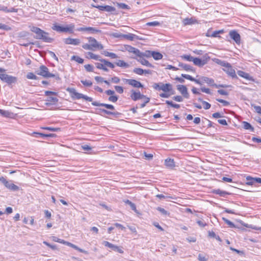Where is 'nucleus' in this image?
I'll return each mask as SVG.
<instances>
[{"mask_svg": "<svg viewBox=\"0 0 261 261\" xmlns=\"http://www.w3.org/2000/svg\"><path fill=\"white\" fill-rule=\"evenodd\" d=\"M152 87L156 90L163 91L164 92V93L160 94V96L162 98H168L171 95L174 94V91L173 90L172 86L169 83H154Z\"/></svg>", "mask_w": 261, "mask_h": 261, "instance_id": "1", "label": "nucleus"}, {"mask_svg": "<svg viewBox=\"0 0 261 261\" xmlns=\"http://www.w3.org/2000/svg\"><path fill=\"white\" fill-rule=\"evenodd\" d=\"M66 91L69 93L71 97L73 99H84L88 101H92V98L77 92L74 88H67Z\"/></svg>", "mask_w": 261, "mask_h": 261, "instance_id": "2", "label": "nucleus"}, {"mask_svg": "<svg viewBox=\"0 0 261 261\" xmlns=\"http://www.w3.org/2000/svg\"><path fill=\"white\" fill-rule=\"evenodd\" d=\"M51 29L59 33H73V30L74 29V25L72 23H71L69 25H67L65 27L60 26L57 23H55L51 27Z\"/></svg>", "mask_w": 261, "mask_h": 261, "instance_id": "3", "label": "nucleus"}, {"mask_svg": "<svg viewBox=\"0 0 261 261\" xmlns=\"http://www.w3.org/2000/svg\"><path fill=\"white\" fill-rule=\"evenodd\" d=\"M0 79L4 82L10 85L17 81V77L6 73V69L0 67Z\"/></svg>", "mask_w": 261, "mask_h": 261, "instance_id": "4", "label": "nucleus"}, {"mask_svg": "<svg viewBox=\"0 0 261 261\" xmlns=\"http://www.w3.org/2000/svg\"><path fill=\"white\" fill-rule=\"evenodd\" d=\"M100 63H96L95 64L96 68L101 69L106 72L109 71L108 68L113 69L115 65L111 62L107 61L106 59H100L99 60Z\"/></svg>", "mask_w": 261, "mask_h": 261, "instance_id": "5", "label": "nucleus"}, {"mask_svg": "<svg viewBox=\"0 0 261 261\" xmlns=\"http://www.w3.org/2000/svg\"><path fill=\"white\" fill-rule=\"evenodd\" d=\"M36 73L38 75L45 78L56 77L58 80L60 79L59 76L56 77L55 74L50 73L48 68L44 65L40 66L39 69L36 71Z\"/></svg>", "mask_w": 261, "mask_h": 261, "instance_id": "6", "label": "nucleus"}, {"mask_svg": "<svg viewBox=\"0 0 261 261\" xmlns=\"http://www.w3.org/2000/svg\"><path fill=\"white\" fill-rule=\"evenodd\" d=\"M209 60L210 57L207 54H205L203 56L202 60L198 58H194L193 62L194 65L199 67H202L206 64Z\"/></svg>", "mask_w": 261, "mask_h": 261, "instance_id": "7", "label": "nucleus"}, {"mask_svg": "<svg viewBox=\"0 0 261 261\" xmlns=\"http://www.w3.org/2000/svg\"><path fill=\"white\" fill-rule=\"evenodd\" d=\"M88 39L92 48H94V50L96 49H102L103 48V45L97 42L95 38L93 37H89L88 38Z\"/></svg>", "mask_w": 261, "mask_h": 261, "instance_id": "8", "label": "nucleus"}, {"mask_svg": "<svg viewBox=\"0 0 261 261\" xmlns=\"http://www.w3.org/2000/svg\"><path fill=\"white\" fill-rule=\"evenodd\" d=\"M223 70L232 77L236 78L237 77L234 69L229 63L226 64V65L224 67Z\"/></svg>", "mask_w": 261, "mask_h": 261, "instance_id": "9", "label": "nucleus"}, {"mask_svg": "<svg viewBox=\"0 0 261 261\" xmlns=\"http://www.w3.org/2000/svg\"><path fill=\"white\" fill-rule=\"evenodd\" d=\"M131 95L130 98L134 101H137L138 99H142L144 97H145V96L142 94L139 91H137L135 90H132L130 91Z\"/></svg>", "mask_w": 261, "mask_h": 261, "instance_id": "10", "label": "nucleus"}, {"mask_svg": "<svg viewBox=\"0 0 261 261\" xmlns=\"http://www.w3.org/2000/svg\"><path fill=\"white\" fill-rule=\"evenodd\" d=\"M102 244L106 246V247H108L111 249H112V250H114V251H116L120 253H123V250L120 248L119 247L116 246V245H115L108 241H103L102 242Z\"/></svg>", "mask_w": 261, "mask_h": 261, "instance_id": "11", "label": "nucleus"}, {"mask_svg": "<svg viewBox=\"0 0 261 261\" xmlns=\"http://www.w3.org/2000/svg\"><path fill=\"white\" fill-rule=\"evenodd\" d=\"M126 84L134 88H143V85L139 81L134 79H125Z\"/></svg>", "mask_w": 261, "mask_h": 261, "instance_id": "12", "label": "nucleus"}, {"mask_svg": "<svg viewBox=\"0 0 261 261\" xmlns=\"http://www.w3.org/2000/svg\"><path fill=\"white\" fill-rule=\"evenodd\" d=\"M230 38L233 39L235 42L240 44L241 42V37L240 34L236 31H231L229 33Z\"/></svg>", "mask_w": 261, "mask_h": 261, "instance_id": "13", "label": "nucleus"}, {"mask_svg": "<svg viewBox=\"0 0 261 261\" xmlns=\"http://www.w3.org/2000/svg\"><path fill=\"white\" fill-rule=\"evenodd\" d=\"M177 89L186 98H189V94L188 92V89L185 85H178L177 86Z\"/></svg>", "mask_w": 261, "mask_h": 261, "instance_id": "14", "label": "nucleus"}, {"mask_svg": "<svg viewBox=\"0 0 261 261\" xmlns=\"http://www.w3.org/2000/svg\"><path fill=\"white\" fill-rule=\"evenodd\" d=\"M30 30L36 34L35 38L36 39H39L42 33H44V31L40 28L35 26H30Z\"/></svg>", "mask_w": 261, "mask_h": 261, "instance_id": "15", "label": "nucleus"}, {"mask_svg": "<svg viewBox=\"0 0 261 261\" xmlns=\"http://www.w3.org/2000/svg\"><path fill=\"white\" fill-rule=\"evenodd\" d=\"M92 6L93 7H95V8L98 9L99 10L105 11L107 12H113L115 10V8L114 7H113L110 6H108V5H107V6H99V5L95 6V5H92Z\"/></svg>", "mask_w": 261, "mask_h": 261, "instance_id": "16", "label": "nucleus"}, {"mask_svg": "<svg viewBox=\"0 0 261 261\" xmlns=\"http://www.w3.org/2000/svg\"><path fill=\"white\" fill-rule=\"evenodd\" d=\"M64 43L66 44L77 45L81 43V41L77 38H67L64 39Z\"/></svg>", "mask_w": 261, "mask_h": 261, "instance_id": "17", "label": "nucleus"}, {"mask_svg": "<svg viewBox=\"0 0 261 261\" xmlns=\"http://www.w3.org/2000/svg\"><path fill=\"white\" fill-rule=\"evenodd\" d=\"M198 80H199L201 82V84H198L199 85H202L204 83H205L208 85L212 86L214 85V80L212 79H210L206 76H201Z\"/></svg>", "mask_w": 261, "mask_h": 261, "instance_id": "18", "label": "nucleus"}, {"mask_svg": "<svg viewBox=\"0 0 261 261\" xmlns=\"http://www.w3.org/2000/svg\"><path fill=\"white\" fill-rule=\"evenodd\" d=\"M38 40H42L45 42L51 43L53 41V38L49 36V34L47 32L44 31V33L42 34Z\"/></svg>", "mask_w": 261, "mask_h": 261, "instance_id": "19", "label": "nucleus"}, {"mask_svg": "<svg viewBox=\"0 0 261 261\" xmlns=\"http://www.w3.org/2000/svg\"><path fill=\"white\" fill-rule=\"evenodd\" d=\"M92 105L94 106H102L105 107L106 108L110 110H114V107L110 104H106L103 103H100L97 101H94L92 102Z\"/></svg>", "mask_w": 261, "mask_h": 261, "instance_id": "20", "label": "nucleus"}, {"mask_svg": "<svg viewBox=\"0 0 261 261\" xmlns=\"http://www.w3.org/2000/svg\"><path fill=\"white\" fill-rule=\"evenodd\" d=\"M126 50H127L128 52L133 53L134 55H136L138 57H139L140 51L137 49L136 48L130 45H127L125 47Z\"/></svg>", "mask_w": 261, "mask_h": 261, "instance_id": "21", "label": "nucleus"}, {"mask_svg": "<svg viewBox=\"0 0 261 261\" xmlns=\"http://www.w3.org/2000/svg\"><path fill=\"white\" fill-rule=\"evenodd\" d=\"M66 245L68 246H69L79 251H80V252H82V253H84L85 254H87L88 253L87 251L84 250V249H82L80 248H79V247H77V246H76L75 245L71 243H70L69 242H67V241H66V243H65V244Z\"/></svg>", "mask_w": 261, "mask_h": 261, "instance_id": "22", "label": "nucleus"}, {"mask_svg": "<svg viewBox=\"0 0 261 261\" xmlns=\"http://www.w3.org/2000/svg\"><path fill=\"white\" fill-rule=\"evenodd\" d=\"M5 186L9 190L13 191H17L19 189V187L17 186L14 185V184L8 180L7 184H6Z\"/></svg>", "mask_w": 261, "mask_h": 261, "instance_id": "23", "label": "nucleus"}, {"mask_svg": "<svg viewBox=\"0 0 261 261\" xmlns=\"http://www.w3.org/2000/svg\"><path fill=\"white\" fill-rule=\"evenodd\" d=\"M78 31H89L92 33L99 32V31L92 27H82L77 29Z\"/></svg>", "mask_w": 261, "mask_h": 261, "instance_id": "24", "label": "nucleus"}, {"mask_svg": "<svg viewBox=\"0 0 261 261\" xmlns=\"http://www.w3.org/2000/svg\"><path fill=\"white\" fill-rule=\"evenodd\" d=\"M124 38L127 39L129 40L133 41L135 39H141L139 37L135 34L128 33L127 34H124L122 36Z\"/></svg>", "mask_w": 261, "mask_h": 261, "instance_id": "25", "label": "nucleus"}, {"mask_svg": "<svg viewBox=\"0 0 261 261\" xmlns=\"http://www.w3.org/2000/svg\"><path fill=\"white\" fill-rule=\"evenodd\" d=\"M182 22L185 25H191L196 22V20L193 18H186L183 19Z\"/></svg>", "mask_w": 261, "mask_h": 261, "instance_id": "26", "label": "nucleus"}, {"mask_svg": "<svg viewBox=\"0 0 261 261\" xmlns=\"http://www.w3.org/2000/svg\"><path fill=\"white\" fill-rule=\"evenodd\" d=\"M237 73H238V74L239 76H241V77H243V78H244L245 79L249 80H253L252 77H251L250 76V75L248 73H246V72H244V71H241V70H239L237 72Z\"/></svg>", "mask_w": 261, "mask_h": 261, "instance_id": "27", "label": "nucleus"}, {"mask_svg": "<svg viewBox=\"0 0 261 261\" xmlns=\"http://www.w3.org/2000/svg\"><path fill=\"white\" fill-rule=\"evenodd\" d=\"M137 61L139 62L141 64L145 65L147 67H152L153 66L150 64L147 60L143 58L142 57L137 59Z\"/></svg>", "mask_w": 261, "mask_h": 261, "instance_id": "28", "label": "nucleus"}, {"mask_svg": "<svg viewBox=\"0 0 261 261\" xmlns=\"http://www.w3.org/2000/svg\"><path fill=\"white\" fill-rule=\"evenodd\" d=\"M181 76L187 80L195 82L196 84H201V82L199 80L194 79L189 74H182Z\"/></svg>", "mask_w": 261, "mask_h": 261, "instance_id": "29", "label": "nucleus"}, {"mask_svg": "<svg viewBox=\"0 0 261 261\" xmlns=\"http://www.w3.org/2000/svg\"><path fill=\"white\" fill-rule=\"evenodd\" d=\"M246 179L247 180H249V179H250L251 180H252V182H248L247 184H248V185H252L253 184H254L255 182L261 183V178H259V177L252 178L250 176H248L246 178Z\"/></svg>", "mask_w": 261, "mask_h": 261, "instance_id": "30", "label": "nucleus"}, {"mask_svg": "<svg viewBox=\"0 0 261 261\" xmlns=\"http://www.w3.org/2000/svg\"><path fill=\"white\" fill-rule=\"evenodd\" d=\"M152 57L155 60H159L162 59L163 55L159 52L153 51L152 53Z\"/></svg>", "mask_w": 261, "mask_h": 261, "instance_id": "31", "label": "nucleus"}, {"mask_svg": "<svg viewBox=\"0 0 261 261\" xmlns=\"http://www.w3.org/2000/svg\"><path fill=\"white\" fill-rule=\"evenodd\" d=\"M87 55H88L87 58H90V59L98 60V61H99L101 59V58L99 56L95 55L91 52H88L87 53Z\"/></svg>", "mask_w": 261, "mask_h": 261, "instance_id": "32", "label": "nucleus"}, {"mask_svg": "<svg viewBox=\"0 0 261 261\" xmlns=\"http://www.w3.org/2000/svg\"><path fill=\"white\" fill-rule=\"evenodd\" d=\"M165 165L169 168H172L174 166V162L173 159H167L165 161Z\"/></svg>", "mask_w": 261, "mask_h": 261, "instance_id": "33", "label": "nucleus"}, {"mask_svg": "<svg viewBox=\"0 0 261 261\" xmlns=\"http://www.w3.org/2000/svg\"><path fill=\"white\" fill-rule=\"evenodd\" d=\"M102 54L105 56L110 57L112 59H116L118 58L117 56L115 54L113 53H110L107 50L103 51Z\"/></svg>", "mask_w": 261, "mask_h": 261, "instance_id": "34", "label": "nucleus"}, {"mask_svg": "<svg viewBox=\"0 0 261 261\" xmlns=\"http://www.w3.org/2000/svg\"><path fill=\"white\" fill-rule=\"evenodd\" d=\"M153 51H150V50H146L145 52L142 53L140 51V54L139 55L140 58L143 57H146L147 58H149L150 57H152V53Z\"/></svg>", "mask_w": 261, "mask_h": 261, "instance_id": "35", "label": "nucleus"}, {"mask_svg": "<svg viewBox=\"0 0 261 261\" xmlns=\"http://www.w3.org/2000/svg\"><path fill=\"white\" fill-rule=\"evenodd\" d=\"M115 64L119 66V67H125V68H127V67H128L129 65H128L127 63H125L124 61L123 60H118V61H117L116 62H115Z\"/></svg>", "mask_w": 261, "mask_h": 261, "instance_id": "36", "label": "nucleus"}, {"mask_svg": "<svg viewBox=\"0 0 261 261\" xmlns=\"http://www.w3.org/2000/svg\"><path fill=\"white\" fill-rule=\"evenodd\" d=\"M124 202L125 203L128 204L129 206H130L131 207L132 210H133L135 212L138 213L136 206L134 203L132 202L129 200H125L124 201Z\"/></svg>", "mask_w": 261, "mask_h": 261, "instance_id": "37", "label": "nucleus"}, {"mask_svg": "<svg viewBox=\"0 0 261 261\" xmlns=\"http://www.w3.org/2000/svg\"><path fill=\"white\" fill-rule=\"evenodd\" d=\"M179 67L182 68V69H185L186 71H193V68L192 66H191L189 65L184 64V63H180L179 65Z\"/></svg>", "mask_w": 261, "mask_h": 261, "instance_id": "38", "label": "nucleus"}, {"mask_svg": "<svg viewBox=\"0 0 261 261\" xmlns=\"http://www.w3.org/2000/svg\"><path fill=\"white\" fill-rule=\"evenodd\" d=\"M224 32L223 30L219 31H216L214 32L212 34H207L206 36L211 37H219L218 35L219 34H222Z\"/></svg>", "mask_w": 261, "mask_h": 261, "instance_id": "39", "label": "nucleus"}, {"mask_svg": "<svg viewBox=\"0 0 261 261\" xmlns=\"http://www.w3.org/2000/svg\"><path fill=\"white\" fill-rule=\"evenodd\" d=\"M213 61L214 62H215L216 63L218 64V65H220L221 66H223V67L226 65V64L227 63V62L224 61H222L217 58L213 59Z\"/></svg>", "mask_w": 261, "mask_h": 261, "instance_id": "40", "label": "nucleus"}, {"mask_svg": "<svg viewBox=\"0 0 261 261\" xmlns=\"http://www.w3.org/2000/svg\"><path fill=\"white\" fill-rule=\"evenodd\" d=\"M243 125L244 128H245V129H249L251 130V131L253 130V127L251 125L250 123H248L247 122H243Z\"/></svg>", "mask_w": 261, "mask_h": 261, "instance_id": "41", "label": "nucleus"}, {"mask_svg": "<svg viewBox=\"0 0 261 261\" xmlns=\"http://www.w3.org/2000/svg\"><path fill=\"white\" fill-rule=\"evenodd\" d=\"M181 57L182 59L189 62H193L194 58L190 55H184L182 56Z\"/></svg>", "mask_w": 261, "mask_h": 261, "instance_id": "42", "label": "nucleus"}, {"mask_svg": "<svg viewBox=\"0 0 261 261\" xmlns=\"http://www.w3.org/2000/svg\"><path fill=\"white\" fill-rule=\"evenodd\" d=\"M215 193L220 195L221 196L225 197V195L228 194V193L225 191H221L219 189L215 191Z\"/></svg>", "mask_w": 261, "mask_h": 261, "instance_id": "43", "label": "nucleus"}, {"mask_svg": "<svg viewBox=\"0 0 261 261\" xmlns=\"http://www.w3.org/2000/svg\"><path fill=\"white\" fill-rule=\"evenodd\" d=\"M166 103H167V105H170L172 107L176 108V109H179L180 108V105H179L174 103L171 101L166 100Z\"/></svg>", "mask_w": 261, "mask_h": 261, "instance_id": "44", "label": "nucleus"}, {"mask_svg": "<svg viewBox=\"0 0 261 261\" xmlns=\"http://www.w3.org/2000/svg\"><path fill=\"white\" fill-rule=\"evenodd\" d=\"M100 111L107 115H116L118 114V112H111L105 109H100Z\"/></svg>", "mask_w": 261, "mask_h": 261, "instance_id": "45", "label": "nucleus"}, {"mask_svg": "<svg viewBox=\"0 0 261 261\" xmlns=\"http://www.w3.org/2000/svg\"><path fill=\"white\" fill-rule=\"evenodd\" d=\"M117 6L119 8L123 9H130V7L124 3H117Z\"/></svg>", "mask_w": 261, "mask_h": 261, "instance_id": "46", "label": "nucleus"}, {"mask_svg": "<svg viewBox=\"0 0 261 261\" xmlns=\"http://www.w3.org/2000/svg\"><path fill=\"white\" fill-rule=\"evenodd\" d=\"M72 59L79 63L82 64L84 62V60L79 56H73L72 57Z\"/></svg>", "mask_w": 261, "mask_h": 261, "instance_id": "47", "label": "nucleus"}, {"mask_svg": "<svg viewBox=\"0 0 261 261\" xmlns=\"http://www.w3.org/2000/svg\"><path fill=\"white\" fill-rule=\"evenodd\" d=\"M156 210L163 215L166 216L169 215V213L163 208H162L161 207H158L156 208Z\"/></svg>", "mask_w": 261, "mask_h": 261, "instance_id": "48", "label": "nucleus"}, {"mask_svg": "<svg viewBox=\"0 0 261 261\" xmlns=\"http://www.w3.org/2000/svg\"><path fill=\"white\" fill-rule=\"evenodd\" d=\"M52 240L54 242L60 243L61 244H63L64 245L65 244V243H66V241L62 240V239H59L56 237H53Z\"/></svg>", "mask_w": 261, "mask_h": 261, "instance_id": "49", "label": "nucleus"}, {"mask_svg": "<svg viewBox=\"0 0 261 261\" xmlns=\"http://www.w3.org/2000/svg\"><path fill=\"white\" fill-rule=\"evenodd\" d=\"M27 77L28 79H32V80H37L38 79V77L32 72L28 73L27 75Z\"/></svg>", "mask_w": 261, "mask_h": 261, "instance_id": "50", "label": "nucleus"}, {"mask_svg": "<svg viewBox=\"0 0 261 261\" xmlns=\"http://www.w3.org/2000/svg\"><path fill=\"white\" fill-rule=\"evenodd\" d=\"M133 72L138 75L143 74V69L140 68H135L133 70Z\"/></svg>", "mask_w": 261, "mask_h": 261, "instance_id": "51", "label": "nucleus"}, {"mask_svg": "<svg viewBox=\"0 0 261 261\" xmlns=\"http://www.w3.org/2000/svg\"><path fill=\"white\" fill-rule=\"evenodd\" d=\"M42 129L48 130L53 132H57L60 129V128L51 127H42Z\"/></svg>", "mask_w": 261, "mask_h": 261, "instance_id": "52", "label": "nucleus"}, {"mask_svg": "<svg viewBox=\"0 0 261 261\" xmlns=\"http://www.w3.org/2000/svg\"><path fill=\"white\" fill-rule=\"evenodd\" d=\"M81 83L85 86L90 87L92 86V83L89 80H82L81 81Z\"/></svg>", "mask_w": 261, "mask_h": 261, "instance_id": "53", "label": "nucleus"}, {"mask_svg": "<svg viewBox=\"0 0 261 261\" xmlns=\"http://www.w3.org/2000/svg\"><path fill=\"white\" fill-rule=\"evenodd\" d=\"M82 47L86 50H94V48H92L90 44L85 43L82 45Z\"/></svg>", "mask_w": 261, "mask_h": 261, "instance_id": "54", "label": "nucleus"}, {"mask_svg": "<svg viewBox=\"0 0 261 261\" xmlns=\"http://www.w3.org/2000/svg\"><path fill=\"white\" fill-rule=\"evenodd\" d=\"M160 22L156 21L147 22L146 25L147 26H158L160 25Z\"/></svg>", "mask_w": 261, "mask_h": 261, "instance_id": "55", "label": "nucleus"}, {"mask_svg": "<svg viewBox=\"0 0 261 261\" xmlns=\"http://www.w3.org/2000/svg\"><path fill=\"white\" fill-rule=\"evenodd\" d=\"M118 97L116 95H112V96H110L109 97V100L110 101H111V102H115L117 101L118 100Z\"/></svg>", "mask_w": 261, "mask_h": 261, "instance_id": "56", "label": "nucleus"}, {"mask_svg": "<svg viewBox=\"0 0 261 261\" xmlns=\"http://www.w3.org/2000/svg\"><path fill=\"white\" fill-rule=\"evenodd\" d=\"M84 67L87 71H89V72L93 71V67L92 65H91L90 64H87V65H85L84 66Z\"/></svg>", "mask_w": 261, "mask_h": 261, "instance_id": "57", "label": "nucleus"}, {"mask_svg": "<svg viewBox=\"0 0 261 261\" xmlns=\"http://www.w3.org/2000/svg\"><path fill=\"white\" fill-rule=\"evenodd\" d=\"M115 89L116 91L120 94H121L123 92V88L121 86H115Z\"/></svg>", "mask_w": 261, "mask_h": 261, "instance_id": "58", "label": "nucleus"}, {"mask_svg": "<svg viewBox=\"0 0 261 261\" xmlns=\"http://www.w3.org/2000/svg\"><path fill=\"white\" fill-rule=\"evenodd\" d=\"M217 100L219 102L222 103L224 106H227L229 105V102L228 101L222 99H217Z\"/></svg>", "mask_w": 261, "mask_h": 261, "instance_id": "59", "label": "nucleus"}, {"mask_svg": "<svg viewBox=\"0 0 261 261\" xmlns=\"http://www.w3.org/2000/svg\"><path fill=\"white\" fill-rule=\"evenodd\" d=\"M202 104L203 105V108L205 110H208L211 108V105L206 101H202Z\"/></svg>", "mask_w": 261, "mask_h": 261, "instance_id": "60", "label": "nucleus"}, {"mask_svg": "<svg viewBox=\"0 0 261 261\" xmlns=\"http://www.w3.org/2000/svg\"><path fill=\"white\" fill-rule=\"evenodd\" d=\"M223 219L225 221V222L226 223H227L230 227H234V224L230 221L228 220L227 219L224 218H223Z\"/></svg>", "mask_w": 261, "mask_h": 261, "instance_id": "61", "label": "nucleus"}, {"mask_svg": "<svg viewBox=\"0 0 261 261\" xmlns=\"http://www.w3.org/2000/svg\"><path fill=\"white\" fill-rule=\"evenodd\" d=\"M47 101H49V102H52L53 103H56V102H58V99L56 97H48Z\"/></svg>", "mask_w": 261, "mask_h": 261, "instance_id": "62", "label": "nucleus"}, {"mask_svg": "<svg viewBox=\"0 0 261 261\" xmlns=\"http://www.w3.org/2000/svg\"><path fill=\"white\" fill-rule=\"evenodd\" d=\"M0 114L2 116H5V117H9L10 113L9 111H4V110H2V112H0Z\"/></svg>", "mask_w": 261, "mask_h": 261, "instance_id": "63", "label": "nucleus"}, {"mask_svg": "<svg viewBox=\"0 0 261 261\" xmlns=\"http://www.w3.org/2000/svg\"><path fill=\"white\" fill-rule=\"evenodd\" d=\"M198 258L199 261H207V258L201 254H199Z\"/></svg>", "mask_w": 261, "mask_h": 261, "instance_id": "64", "label": "nucleus"}]
</instances>
